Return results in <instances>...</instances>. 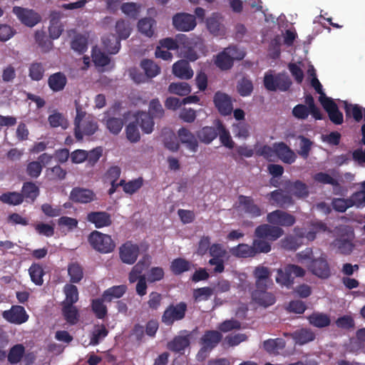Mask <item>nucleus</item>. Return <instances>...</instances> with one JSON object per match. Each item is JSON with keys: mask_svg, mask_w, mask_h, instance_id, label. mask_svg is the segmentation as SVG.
<instances>
[{"mask_svg": "<svg viewBox=\"0 0 365 365\" xmlns=\"http://www.w3.org/2000/svg\"><path fill=\"white\" fill-rule=\"evenodd\" d=\"M283 235L282 228L262 224L255 228L251 245L240 243L231 248L230 252L238 258H253L260 254H267L272 250V243Z\"/></svg>", "mask_w": 365, "mask_h": 365, "instance_id": "1", "label": "nucleus"}, {"mask_svg": "<svg viewBox=\"0 0 365 365\" xmlns=\"http://www.w3.org/2000/svg\"><path fill=\"white\" fill-rule=\"evenodd\" d=\"M76 115L74 118V135L78 141L83 140V135H92L98 128L95 118L87 113L76 101H75Z\"/></svg>", "mask_w": 365, "mask_h": 365, "instance_id": "2", "label": "nucleus"}, {"mask_svg": "<svg viewBox=\"0 0 365 365\" xmlns=\"http://www.w3.org/2000/svg\"><path fill=\"white\" fill-rule=\"evenodd\" d=\"M245 56L244 51L240 50L237 46H230L216 56L215 64L222 71H227L233 66L235 60L240 61Z\"/></svg>", "mask_w": 365, "mask_h": 365, "instance_id": "3", "label": "nucleus"}, {"mask_svg": "<svg viewBox=\"0 0 365 365\" xmlns=\"http://www.w3.org/2000/svg\"><path fill=\"white\" fill-rule=\"evenodd\" d=\"M276 282L277 284L287 289L292 287L295 277H302L305 274V270L296 264H287L277 271Z\"/></svg>", "mask_w": 365, "mask_h": 365, "instance_id": "4", "label": "nucleus"}, {"mask_svg": "<svg viewBox=\"0 0 365 365\" xmlns=\"http://www.w3.org/2000/svg\"><path fill=\"white\" fill-rule=\"evenodd\" d=\"M88 242L93 250L104 254L113 252L115 247V244L110 235L97 230L89 234Z\"/></svg>", "mask_w": 365, "mask_h": 365, "instance_id": "5", "label": "nucleus"}, {"mask_svg": "<svg viewBox=\"0 0 365 365\" xmlns=\"http://www.w3.org/2000/svg\"><path fill=\"white\" fill-rule=\"evenodd\" d=\"M187 305L185 302L170 304L164 310L161 322L166 326H172L175 322L182 320L186 315Z\"/></svg>", "mask_w": 365, "mask_h": 365, "instance_id": "6", "label": "nucleus"}, {"mask_svg": "<svg viewBox=\"0 0 365 365\" xmlns=\"http://www.w3.org/2000/svg\"><path fill=\"white\" fill-rule=\"evenodd\" d=\"M268 225L274 227H292L296 222L295 217L284 210H276L267 215Z\"/></svg>", "mask_w": 365, "mask_h": 365, "instance_id": "7", "label": "nucleus"}, {"mask_svg": "<svg viewBox=\"0 0 365 365\" xmlns=\"http://www.w3.org/2000/svg\"><path fill=\"white\" fill-rule=\"evenodd\" d=\"M307 267L314 275L320 279H328L331 276V270L326 256L312 259Z\"/></svg>", "mask_w": 365, "mask_h": 365, "instance_id": "8", "label": "nucleus"}, {"mask_svg": "<svg viewBox=\"0 0 365 365\" xmlns=\"http://www.w3.org/2000/svg\"><path fill=\"white\" fill-rule=\"evenodd\" d=\"M12 11L23 24L29 27L36 26L41 20V16L32 9L14 6Z\"/></svg>", "mask_w": 365, "mask_h": 365, "instance_id": "9", "label": "nucleus"}, {"mask_svg": "<svg viewBox=\"0 0 365 365\" xmlns=\"http://www.w3.org/2000/svg\"><path fill=\"white\" fill-rule=\"evenodd\" d=\"M319 101L328 113L329 120L335 125L343 123L344 117L342 113L339 110L337 104L331 98H319Z\"/></svg>", "mask_w": 365, "mask_h": 365, "instance_id": "10", "label": "nucleus"}, {"mask_svg": "<svg viewBox=\"0 0 365 365\" xmlns=\"http://www.w3.org/2000/svg\"><path fill=\"white\" fill-rule=\"evenodd\" d=\"M191 337V332L182 330L180 335L175 336L168 343V349L173 352L182 354L185 349L190 346Z\"/></svg>", "mask_w": 365, "mask_h": 365, "instance_id": "11", "label": "nucleus"}, {"mask_svg": "<svg viewBox=\"0 0 365 365\" xmlns=\"http://www.w3.org/2000/svg\"><path fill=\"white\" fill-rule=\"evenodd\" d=\"M222 338V335L218 331H206L200 339V342L202 346L197 354V357H200L203 354H206L208 351L215 348L221 341Z\"/></svg>", "mask_w": 365, "mask_h": 365, "instance_id": "12", "label": "nucleus"}, {"mask_svg": "<svg viewBox=\"0 0 365 365\" xmlns=\"http://www.w3.org/2000/svg\"><path fill=\"white\" fill-rule=\"evenodd\" d=\"M266 197L272 205H275L281 208H286L294 204L292 195L281 189L270 192Z\"/></svg>", "mask_w": 365, "mask_h": 365, "instance_id": "13", "label": "nucleus"}, {"mask_svg": "<svg viewBox=\"0 0 365 365\" xmlns=\"http://www.w3.org/2000/svg\"><path fill=\"white\" fill-rule=\"evenodd\" d=\"M174 27L182 31H190L196 26L195 16L186 13L176 14L173 17Z\"/></svg>", "mask_w": 365, "mask_h": 365, "instance_id": "14", "label": "nucleus"}, {"mask_svg": "<svg viewBox=\"0 0 365 365\" xmlns=\"http://www.w3.org/2000/svg\"><path fill=\"white\" fill-rule=\"evenodd\" d=\"M139 252V247L128 241L120 247L119 256L123 263L133 264L137 260Z\"/></svg>", "mask_w": 365, "mask_h": 365, "instance_id": "15", "label": "nucleus"}, {"mask_svg": "<svg viewBox=\"0 0 365 365\" xmlns=\"http://www.w3.org/2000/svg\"><path fill=\"white\" fill-rule=\"evenodd\" d=\"M2 316L7 322L15 324H21L29 319L25 309L19 305H14L10 309L4 311Z\"/></svg>", "mask_w": 365, "mask_h": 365, "instance_id": "16", "label": "nucleus"}, {"mask_svg": "<svg viewBox=\"0 0 365 365\" xmlns=\"http://www.w3.org/2000/svg\"><path fill=\"white\" fill-rule=\"evenodd\" d=\"M62 16V13L58 11H52L50 13L48 33L51 40L58 38L63 31V25L61 21Z\"/></svg>", "mask_w": 365, "mask_h": 365, "instance_id": "17", "label": "nucleus"}, {"mask_svg": "<svg viewBox=\"0 0 365 365\" xmlns=\"http://www.w3.org/2000/svg\"><path fill=\"white\" fill-rule=\"evenodd\" d=\"M86 220L94 225L97 229L112 225L111 215L106 211H93L87 214Z\"/></svg>", "mask_w": 365, "mask_h": 365, "instance_id": "18", "label": "nucleus"}, {"mask_svg": "<svg viewBox=\"0 0 365 365\" xmlns=\"http://www.w3.org/2000/svg\"><path fill=\"white\" fill-rule=\"evenodd\" d=\"M239 206L242 207L245 213L252 217H257L262 215V209L255 203L254 199L250 196L240 195L238 196Z\"/></svg>", "mask_w": 365, "mask_h": 365, "instance_id": "19", "label": "nucleus"}, {"mask_svg": "<svg viewBox=\"0 0 365 365\" xmlns=\"http://www.w3.org/2000/svg\"><path fill=\"white\" fill-rule=\"evenodd\" d=\"M253 276L255 279L256 289H267L269 284H272L271 272L268 267L259 265L253 271Z\"/></svg>", "mask_w": 365, "mask_h": 365, "instance_id": "20", "label": "nucleus"}, {"mask_svg": "<svg viewBox=\"0 0 365 365\" xmlns=\"http://www.w3.org/2000/svg\"><path fill=\"white\" fill-rule=\"evenodd\" d=\"M213 102L218 110L219 113L222 115H228L231 114L232 111V103L230 97L220 91L215 93Z\"/></svg>", "mask_w": 365, "mask_h": 365, "instance_id": "21", "label": "nucleus"}, {"mask_svg": "<svg viewBox=\"0 0 365 365\" xmlns=\"http://www.w3.org/2000/svg\"><path fill=\"white\" fill-rule=\"evenodd\" d=\"M96 198V194L90 189L76 187H73L70 193V199L77 203H89Z\"/></svg>", "mask_w": 365, "mask_h": 365, "instance_id": "22", "label": "nucleus"}, {"mask_svg": "<svg viewBox=\"0 0 365 365\" xmlns=\"http://www.w3.org/2000/svg\"><path fill=\"white\" fill-rule=\"evenodd\" d=\"M286 189L292 196L298 199L306 198L309 195L307 185L299 180L294 182L288 181L286 183Z\"/></svg>", "mask_w": 365, "mask_h": 365, "instance_id": "23", "label": "nucleus"}, {"mask_svg": "<svg viewBox=\"0 0 365 365\" xmlns=\"http://www.w3.org/2000/svg\"><path fill=\"white\" fill-rule=\"evenodd\" d=\"M275 155L284 163L292 164L297 158L294 152L284 143H276L274 144Z\"/></svg>", "mask_w": 365, "mask_h": 365, "instance_id": "24", "label": "nucleus"}, {"mask_svg": "<svg viewBox=\"0 0 365 365\" xmlns=\"http://www.w3.org/2000/svg\"><path fill=\"white\" fill-rule=\"evenodd\" d=\"M252 300L260 306L267 307L276 302L273 294L267 292V289H255L252 292Z\"/></svg>", "mask_w": 365, "mask_h": 365, "instance_id": "25", "label": "nucleus"}, {"mask_svg": "<svg viewBox=\"0 0 365 365\" xmlns=\"http://www.w3.org/2000/svg\"><path fill=\"white\" fill-rule=\"evenodd\" d=\"M173 73L179 78L188 80L193 76L194 73L187 61L180 60L173 64Z\"/></svg>", "mask_w": 365, "mask_h": 365, "instance_id": "26", "label": "nucleus"}, {"mask_svg": "<svg viewBox=\"0 0 365 365\" xmlns=\"http://www.w3.org/2000/svg\"><path fill=\"white\" fill-rule=\"evenodd\" d=\"M178 137L182 144H185L187 149L195 153L198 148V143L195 135L190 130L182 127L178 131Z\"/></svg>", "mask_w": 365, "mask_h": 365, "instance_id": "27", "label": "nucleus"}, {"mask_svg": "<svg viewBox=\"0 0 365 365\" xmlns=\"http://www.w3.org/2000/svg\"><path fill=\"white\" fill-rule=\"evenodd\" d=\"M66 76L62 72H56L48 78V86L53 92L62 91L67 84Z\"/></svg>", "mask_w": 365, "mask_h": 365, "instance_id": "28", "label": "nucleus"}, {"mask_svg": "<svg viewBox=\"0 0 365 365\" xmlns=\"http://www.w3.org/2000/svg\"><path fill=\"white\" fill-rule=\"evenodd\" d=\"M307 319L309 324L317 328H324L331 324L329 315L323 312H314Z\"/></svg>", "mask_w": 365, "mask_h": 365, "instance_id": "29", "label": "nucleus"}, {"mask_svg": "<svg viewBox=\"0 0 365 365\" xmlns=\"http://www.w3.org/2000/svg\"><path fill=\"white\" fill-rule=\"evenodd\" d=\"M292 338L294 340L296 344L304 345L314 341L315 334L310 329L302 328L292 332Z\"/></svg>", "mask_w": 365, "mask_h": 365, "instance_id": "30", "label": "nucleus"}, {"mask_svg": "<svg viewBox=\"0 0 365 365\" xmlns=\"http://www.w3.org/2000/svg\"><path fill=\"white\" fill-rule=\"evenodd\" d=\"M104 49L110 54L117 53L120 48V40L113 34L104 36L102 38Z\"/></svg>", "mask_w": 365, "mask_h": 365, "instance_id": "31", "label": "nucleus"}, {"mask_svg": "<svg viewBox=\"0 0 365 365\" xmlns=\"http://www.w3.org/2000/svg\"><path fill=\"white\" fill-rule=\"evenodd\" d=\"M285 346L286 341L282 338L269 339L263 342L264 349L270 354H278Z\"/></svg>", "mask_w": 365, "mask_h": 365, "instance_id": "32", "label": "nucleus"}, {"mask_svg": "<svg viewBox=\"0 0 365 365\" xmlns=\"http://www.w3.org/2000/svg\"><path fill=\"white\" fill-rule=\"evenodd\" d=\"M217 126H205L197 132V136L200 142L205 144H210L218 135Z\"/></svg>", "mask_w": 365, "mask_h": 365, "instance_id": "33", "label": "nucleus"}, {"mask_svg": "<svg viewBox=\"0 0 365 365\" xmlns=\"http://www.w3.org/2000/svg\"><path fill=\"white\" fill-rule=\"evenodd\" d=\"M108 329L103 324L94 326L93 330L90 335L89 344L96 346L108 335Z\"/></svg>", "mask_w": 365, "mask_h": 365, "instance_id": "34", "label": "nucleus"}, {"mask_svg": "<svg viewBox=\"0 0 365 365\" xmlns=\"http://www.w3.org/2000/svg\"><path fill=\"white\" fill-rule=\"evenodd\" d=\"M127 286L124 284L113 286L107 289H106L102 297L107 302H110L113 299H119L123 296V294L127 291Z\"/></svg>", "mask_w": 365, "mask_h": 365, "instance_id": "35", "label": "nucleus"}, {"mask_svg": "<svg viewBox=\"0 0 365 365\" xmlns=\"http://www.w3.org/2000/svg\"><path fill=\"white\" fill-rule=\"evenodd\" d=\"M156 21L151 17H145L138 21V31L147 37H152L155 32Z\"/></svg>", "mask_w": 365, "mask_h": 365, "instance_id": "36", "label": "nucleus"}, {"mask_svg": "<svg viewBox=\"0 0 365 365\" xmlns=\"http://www.w3.org/2000/svg\"><path fill=\"white\" fill-rule=\"evenodd\" d=\"M34 39L43 52H48L53 47L51 39H49L43 30H37L34 34Z\"/></svg>", "mask_w": 365, "mask_h": 365, "instance_id": "37", "label": "nucleus"}, {"mask_svg": "<svg viewBox=\"0 0 365 365\" xmlns=\"http://www.w3.org/2000/svg\"><path fill=\"white\" fill-rule=\"evenodd\" d=\"M216 126L218 129V135L220 138V140L221 143L225 146L226 148H228L230 149H232L234 148L235 143L232 140L230 133L229 130L225 128V126L223 125V123L220 120H217L216 122Z\"/></svg>", "mask_w": 365, "mask_h": 365, "instance_id": "38", "label": "nucleus"}, {"mask_svg": "<svg viewBox=\"0 0 365 365\" xmlns=\"http://www.w3.org/2000/svg\"><path fill=\"white\" fill-rule=\"evenodd\" d=\"M62 314L66 321L71 325L76 324L79 320V313L76 307L62 304Z\"/></svg>", "mask_w": 365, "mask_h": 365, "instance_id": "39", "label": "nucleus"}, {"mask_svg": "<svg viewBox=\"0 0 365 365\" xmlns=\"http://www.w3.org/2000/svg\"><path fill=\"white\" fill-rule=\"evenodd\" d=\"M192 264L190 261L178 257L173 260L170 264V270L175 275H180L191 269Z\"/></svg>", "mask_w": 365, "mask_h": 365, "instance_id": "40", "label": "nucleus"}, {"mask_svg": "<svg viewBox=\"0 0 365 365\" xmlns=\"http://www.w3.org/2000/svg\"><path fill=\"white\" fill-rule=\"evenodd\" d=\"M39 188L33 182H26L23 184L21 194L24 195V199L30 200L34 202L39 195Z\"/></svg>", "mask_w": 365, "mask_h": 365, "instance_id": "41", "label": "nucleus"}, {"mask_svg": "<svg viewBox=\"0 0 365 365\" xmlns=\"http://www.w3.org/2000/svg\"><path fill=\"white\" fill-rule=\"evenodd\" d=\"M137 124H139L143 132L150 134L153 130L154 121L153 118L146 113H141L138 115Z\"/></svg>", "mask_w": 365, "mask_h": 365, "instance_id": "42", "label": "nucleus"}, {"mask_svg": "<svg viewBox=\"0 0 365 365\" xmlns=\"http://www.w3.org/2000/svg\"><path fill=\"white\" fill-rule=\"evenodd\" d=\"M0 201L9 205H19L24 202V195L18 192H6L0 195Z\"/></svg>", "mask_w": 365, "mask_h": 365, "instance_id": "43", "label": "nucleus"}, {"mask_svg": "<svg viewBox=\"0 0 365 365\" xmlns=\"http://www.w3.org/2000/svg\"><path fill=\"white\" fill-rule=\"evenodd\" d=\"M104 302L106 301L103 297L91 302V309L97 319H103L108 315V309L103 304Z\"/></svg>", "mask_w": 365, "mask_h": 365, "instance_id": "44", "label": "nucleus"}, {"mask_svg": "<svg viewBox=\"0 0 365 365\" xmlns=\"http://www.w3.org/2000/svg\"><path fill=\"white\" fill-rule=\"evenodd\" d=\"M313 179L317 182L332 185L334 187V192L335 194H339V192H336L335 190L336 188H341L340 184L336 179L332 178L328 173L324 172L317 173L313 176Z\"/></svg>", "mask_w": 365, "mask_h": 365, "instance_id": "45", "label": "nucleus"}, {"mask_svg": "<svg viewBox=\"0 0 365 365\" xmlns=\"http://www.w3.org/2000/svg\"><path fill=\"white\" fill-rule=\"evenodd\" d=\"M46 68L41 62H33L29 67V76L32 81H39L43 79Z\"/></svg>", "mask_w": 365, "mask_h": 365, "instance_id": "46", "label": "nucleus"}, {"mask_svg": "<svg viewBox=\"0 0 365 365\" xmlns=\"http://www.w3.org/2000/svg\"><path fill=\"white\" fill-rule=\"evenodd\" d=\"M25 352V347L21 344L13 346L8 354V361L11 364H16L21 361Z\"/></svg>", "mask_w": 365, "mask_h": 365, "instance_id": "47", "label": "nucleus"}, {"mask_svg": "<svg viewBox=\"0 0 365 365\" xmlns=\"http://www.w3.org/2000/svg\"><path fill=\"white\" fill-rule=\"evenodd\" d=\"M333 245L339 253L345 255L351 254L354 249V244L351 242V240L344 237L336 238L334 241Z\"/></svg>", "mask_w": 365, "mask_h": 365, "instance_id": "48", "label": "nucleus"}, {"mask_svg": "<svg viewBox=\"0 0 365 365\" xmlns=\"http://www.w3.org/2000/svg\"><path fill=\"white\" fill-rule=\"evenodd\" d=\"M140 66L148 78H154L160 72V68L158 65L150 59L145 58L141 61Z\"/></svg>", "mask_w": 365, "mask_h": 365, "instance_id": "49", "label": "nucleus"}, {"mask_svg": "<svg viewBox=\"0 0 365 365\" xmlns=\"http://www.w3.org/2000/svg\"><path fill=\"white\" fill-rule=\"evenodd\" d=\"M140 5L134 2H126L120 5V10L128 17L137 19L140 12Z\"/></svg>", "mask_w": 365, "mask_h": 365, "instance_id": "50", "label": "nucleus"}, {"mask_svg": "<svg viewBox=\"0 0 365 365\" xmlns=\"http://www.w3.org/2000/svg\"><path fill=\"white\" fill-rule=\"evenodd\" d=\"M66 299L62 304L73 305L78 300V291L76 285L66 284L63 287Z\"/></svg>", "mask_w": 365, "mask_h": 365, "instance_id": "51", "label": "nucleus"}, {"mask_svg": "<svg viewBox=\"0 0 365 365\" xmlns=\"http://www.w3.org/2000/svg\"><path fill=\"white\" fill-rule=\"evenodd\" d=\"M68 274L70 277V282L72 283H78L83 277V268L77 262H72L68 264Z\"/></svg>", "mask_w": 365, "mask_h": 365, "instance_id": "52", "label": "nucleus"}, {"mask_svg": "<svg viewBox=\"0 0 365 365\" xmlns=\"http://www.w3.org/2000/svg\"><path fill=\"white\" fill-rule=\"evenodd\" d=\"M168 91L170 93L185 96L191 92V88L186 82L171 83Z\"/></svg>", "mask_w": 365, "mask_h": 365, "instance_id": "53", "label": "nucleus"}, {"mask_svg": "<svg viewBox=\"0 0 365 365\" xmlns=\"http://www.w3.org/2000/svg\"><path fill=\"white\" fill-rule=\"evenodd\" d=\"M115 31L118 36H116L120 41L123 39H127L131 32V28L128 21L124 19H119L115 23Z\"/></svg>", "mask_w": 365, "mask_h": 365, "instance_id": "54", "label": "nucleus"}, {"mask_svg": "<svg viewBox=\"0 0 365 365\" xmlns=\"http://www.w3.org/2000/svg\"><path fill=\"white\" fill-rule=\"evenodd\" d=\"M297 139L299 140V149L297 150V153L302 158L307 159L309 155L313 142L302 135H299Z\"/></svg>", "mask_w": 365, "mask_h": 365, "instance_id": "55", "label": "nucleus"}, {"mask_svg": "<svg viewBox=\"0 0 365 365\" xmlns=\"http://www.w3.org/2000/svg\"><path fill=\"white\" fill-rule=\"evenodd\" d=\"M237 91L242 97L250 96L253 91L252 81L246 77H243L237 82Z\"/></svg>", "mask_w": 365, "mask_h": 365, "instance_id": "56", "label": "nucleus"}, {"mask_svg": "<svg viewBox=\"0 0 365 365\" xmlns=\"http://www.w3.org/2000/svg\"><path fill=\"white\" fill-rule=\"evenodd\" d=\"M302 242L299 237L293 235L286 236L281 240V246L283 249L289 251H295L301 245Z\"/></svg>", "mask_w": 365, "mask_h": 365, "instance_id": "57", "label": "nucleus"}, {"mask_svg": "<svg viewBox=\"0 0 365 365\" xmlns=\"http://www.w3.org/2000/svg\"><path fill=\"white\" fill-rule=\"evenodd\" d=\"M29 274L31 281L36 285H41L43 282V276L44 272L43 267L38 264H33L29 269Z\"/></svg>", "mask_w": 365, "mask_h": 365, "instance_id": "58", "label": "nucleus"}, {"mask_svg": "<svg viewBox=\"0 0 365 365\" xmlns=\"http://www.w3.org/2000/svg\"><path fill=\"white\" fill-rule=\"evenodd\" d=\"M164 113V109L158 98L152 99L149 103L148 114L153 118H161L163 117Z\"/></svg>", "mask_w": 365, "mask_h": 365, "instance_id": "59", "label": "nucleus"}, {"mask_svg": "<svg viewBox=\"0 0 365 365\" xmlns=\"http://www.w3.org/2000/svg\"><path fill=\"white\" fill-rule=\"evenodd\" d=\"M305 106L311 110L312 115L316 120H322L323 115L320 109L316 106L313 96L308 93L304 96Z\"/></svg>", "mask_w": 365, "mask_h": 365, "instance_id": "60", "label": "nucleus"}, {"mask_svg": "<svg viewBox=\"0 0 365 365\" xmlns=\"http://www.w3.org/2000/svg\"><path fill=\"white\" fill-rule=\"evenodd\" d=\"M126 138L130 143H137L140 139L138 124L135 122L130 123L125 128Z\"/></svg>", "mask_w": 365, "mask_h": 365, "instance_id": "61", "label": "nucleus"}, {"mask_svg": "<svg viewBox=\"0 0 365 365\" xmlns=\"http://www.w3.org/2000/svg\"><path fill=\"white\" fill-rule=\"evenodd\" d=\"M354 201L351 199L334 198L331 202L333 209L339 212H344L348 208L354 205Z\"/></svg>", "mask_w": 365, "mask_h": 365, "instance_id": "62", "label": "nucleus"}, {"mask_svg": "<svg viewBox=\"0 0 365 365\" xmlns=\"http://www.w3.org/2000/svg\"><path fill=\"white\" fill-rule=\"evenodd\" d=\"M364 109L358 104L346 105L345 112L346 115L353 117L356 122H360L363 118Z\"/></svg>", "mask_w": 365, "mask_h": 365, "instance_id": "63", "label": "nucleus"}, {"mask_svg": "<svg viewBox=\"0 0 365 365\" xmlns=\"http://www.w3.org/2000/svg\"><path fill=\"white\" fill-rule=\"evenodd\" d=\"M106 127L113 134H118L123 128V120L121 118H108L106 120Z\"/></svg>", "mask_w": 365, "mask_h": 365, "instance_id": "64", "label": "nucleus"}]
</instances>
